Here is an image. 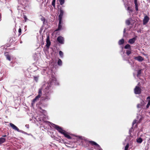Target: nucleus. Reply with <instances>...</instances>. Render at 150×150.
I'll use <instances>...</instances> for the list:
<instances>
[{"instance_id":"nucleus-1","label":"nucleus","mask_w":150,"mask_h":150,"mask_svg":"<svg viewBox=\"0 0 150 150\" xmlns=\"http://www.w3.org/2000/svg\"><path fill=\"white\" fill-rule=\"evenodd\" d=\"M50 81L49 82L48 85L45 88L44 92L45 94H43V96L41 97L42 95V88H40L38 90V95L34 99L31 103V105L33 106L36 102L41 97V100L44 101H47L49 100L50 99V94L52 92V90L51 87L50 86L52 82H50L49 84Z\"/></svg>"},{"instance_id":"nucleus-2","label":"nucleus","mask_w":150,"mask_h":150,"mask_svg":"<svg viewBox=\"0 0 150 150\" xmlns=\"http://www.w3.org/2000/svg\"><path fill=\"white\" fill-rule=\"evenodd\" d=\"M52 125L53 127L55 128L59 133L64 135L66 137L69 139H71V137L68 134L67 132L63 130L61 127L54 124H52Z\"/></svg>"},{"instance_id":"nucleus-3","label":"nucleus","mask_w":150,"mask_h":150,"mask_svg":"<svg viewBox=\"0 0 150 150\" xmlns=\"http://www.w3.org/2000/svg\"><path fill=\"white\" fill-rule=\"evenodd\" d=\"M9 125L10 126L12 127V128L13 129H14V130H15L16 131H18V132H21V133H23L24 134H28L27 133H26V132H25L22 130L19 129L13 124L12 123H10L9 124Z\"/></svg>"},{"instance_id":"nucleus-4","label":"nucleus","mask_w":150,"mask_h":150,"mask_svg":"<svg viewBox=\"0 0 150 150\" xmlns=\"http://www.w3.org/2000/svg\"><path fill=\"white\" fill-rule=\"evenodd\" d=\"M142 89L138 86H136L134 89V93L136 94H139L141 93Z\"/></svg>"},{"instance_id":"nucleus-5","label":"nucleus","mask_w":150,"mask_h":150,"mask_svg":"<svg viewBox=\"0 0 150 150\" xmlns=\"http://www.w3.org/2000/svg\"><path fill=\"white\" fill-rule=\"evenodd\" d=\"M59 12V14L58 16V20H62L64 11L62 8H60Z\"/></svg>"},{"instance_id":"nucleus-6","label":"nucleus","mask_w":150,"mask_h":150,"mask_svg":"<svg viewBox=\"0 0 150 150\" xmlns=\"http://www.w3.org/2000/svg\"><path fill=\"white\" fill-rule=\"evenodd\" d=\"M59 23L58 28L56 29L55 31H57L61 30L62 28V25L63 23L62 22V20H59Z\"/></svg>"},{"instance_id":"nucleus-7","label":"nucleus","mask_w":150,"mask_h":150,"mask_svg":"<svg viewBox=\"0 0 150 150\" xmlns=\"http://www.w3.org/2000/svg\"><path fill=\"white\" fill-rule=\"evenodd\" d=\"M57 40L61 44H63L64 43V38L62 36H60L58 37L57 38Z\"/></svg>"},{"instance_id":"nucleus-8","label":"nucleus","mask_w":150,"mask_h":150,"mask_svg":"<svg viewBox=\"0 0 150 150\" xmlns=\"http://www.w3.org/2000/svg\"><path fill=\"white\" fill-rule=\"evenodd\" d=\"M137 120H134L133 122H137H137H140L143 119V117L142 116L140 115H139L137 116Z\"/></svg>"},{"instance_id":"nucleus-9","label":"nucleus","mask_w":150,"mask_h":150,"mask_svg":"<svg viewBox=\"0 0 150 150\" xmlns=\"http://www.w3.org/2000/svg\"><path fill=\"white\" fill-rule=\"evenodd\" d=\"M46 46L47 47H49L50 45L51 42L50 41V38L49 36H48L46 39Z\"/></svg>"},{"instance_id":"nucleus-10","label":"nucleus","mask_w":150,"mask_h":150,"mask_svg":"<svg viewBox=\"0 0 150 150\" xmlns=\"http://www.w3.org/2000/svg\"><path fill=\"white\" fill-rule=\"evenodd\" d=\"M149 21V18L147 16H146L144 17V18L143 20V23L144 24H146Z\"/></svg>"},{"instance_id":"nucleus-11","label":"nucleus","mask_w":150,"mask_h":150,"mask_svg":"<svg viewBox=\"0 0 150 150\" xmlns=\"http://www.w3.org/2000/svg\"><path fill=\"white\" fill-rule=\"evenodd\" d=\"M136 40V37L133 38H132L129 39L128 40V42L129 43H130L131 44H133L134 42Z\"/></svg>"},{"instance_id":"nucleus-12","label":"nucleus","mask_w":150,"mask_h":150,"mask_svg":"<svg viewBox=\"0 0 150 150\" xmlns=\"http://www.w3.org/2000/svg\"><path fill=\"white\" fill-rule=\"evenodd\" d=\"M134 58L136 60L140 62H142L144 60V58L141 56L135 57Z\"/></svg>"},{"instance_id":"nucleus-13","label":"nucleus","mask_w":150,"mask_h":150,"mask_svg":"<svg viewBox=\"0 0 150 150\" xmlns=\"http://www.w3.org/2000/svg\"><path fill=\"white\" fill-rule=\"evenodd\" d=\"M146 100L148 102V103L146 106L147 108H148L150 105V96L146 98Z\"/></svg>"},{"instance_id":"nucleus-14","label":"nucleus","mask_w":150,"mask_h":150,"mask_svg":"<svg viewBox=\"0 0 150 150\" xmlns=\"http://www.w3.org/2000/svg\"><path fill=\"white\" fill-rule=\"evenodd\" d=\"M89 142L92 145H94L97 146L98 147V149L100 147V146L97 143H96V142L94 141H90Z\"/></svg>"},{"instance_id":"nucleus-15","label":"nucleus","mask_w":150,"mask_h":150,"mask_svg":"<svg viewBox=\"0 0 150 150\" xmlns=\"http://www.w3.org/2000/svg\"><path fill=\"white\" fill-rule=\"evenodd\" d=\"M4 54L6 56V58L7 59H8L9 61L11 60V58L10 56L8 54V52H6L4 53Z\"/></svg>"},{"instance_id":"nucleus-16","label":"nucleus","mask_w":150,"mask_h":150,"mask_svg":"<svg viewBox=\"0 0 150 150\" xmlns=\"http://www.w3.org/2000/svg\"><path fill=\"white\" fill-rule=\"evenodd\" d=\"M134 2L135 4V9L137 11L138 10L137 4V0H134Z\"/></svg>"},{"instance_id":"nucleus-17","label":"nucleus","mask_w":150,"mask_h":150,"mask_svg":"<svg viewBox=\"0 0 150 150\" xmlns=\"http://www.w3.org/2000/svg\"><path fill=\"white\" fill-rule=\"evenodd\" d=\"M132 19L131 18H129V19L126 20L125 22L126 24L128 25H129L130 24V21Z\"/></svg>"},{"instance_id":"nucleus-18","label":"nucleus","mask_w":150,"mask_h":150,"mask_svg":"<svg viewBox=\"0 0 150 150\" xmlns=\"http://www.w3.org/2000/svg\"><path fill=\"white\" fill-rule=\"evenodd\" d=\"M124 42V40L123 39H122L120 40L118 42V44L119 45L123 44Z\"/></svg>"},{"instance_id":"nucleus-19","label":"nucleus","mask_w":150,"mask_h":150,"mask_svg":"<svg viewBox=\"0 0 150 150\" xmlns=\"http://www.w3.org/2000/svg\"><path fill=\"white\" fill-rule=\"evenodd\" d=\"M5 139L3 138H0V144H2L5 141Z\"/></svg>"},{"instance_id":"nucleus-20","label":"nucleus","mask_w":150,"mask_h":150,"mask_svg":"<svg viewBox=\"0 0 150 150\" xmlns=\"http://www.w3.org/2000/svg\"><path fill=\"white\" fill-rule=\"evenodd\" d=\"M130 47H131V46L129 45L128 44H127L125 46L124 48L125 49H129V50H130V49H131Z\"/></svg>"},{"instance_id":"nucleus-21","label":"nucleus","mask_w":150,"mask_h":150,"mask_svg":"<svg viewBox=\"0 0 150 150\" xmlns=\"http://www.w3.org/2000/svg\"><path fill=\"white\" fill-rule=\"evenodd\" d=\"M137 141L138 143H141L142 142V139L141 138H139L137 139Z\"/></svg>"},{"instance_id":"nucleus-22","label":"nucleus","mask_w":150,"mask_h":150,"mask_svg":"<svg viewBox=\"0 0 150 150\" xmlns=\"http://www.w3.org/2000/svg\"><path fill=\"white\" fill-rule=\"evenodd\" d=\"M131 49L129 50H126V54L128 56H129L130 54H131Z\"/></svg>"},{"instance_id":"nucleus-23","label":"nucleus","mask_w":150,"mask_h":150,"mask_svg":"<svg viewBox=\"0 0 150 150\" xmlns=\"http://www.w3.org/2000/svg\"><path fill=\"white\" fill-rule=\"evenodd\" d=\"M39 76H34V80H35L36 82H37L38 81V78H39Z\"/></svg>"},{"instance_id":"nucleus-24","label":"nucleus","mask_w":150,"mask_h":150,"mask_svg":"<svg viewBox=\"0 0 150 150\" xmlns=\"http://www.w3.org/2000/svg\"><path fill=\"white\" fill-rule=\"evenodd\" d=\"M62 62L61 60L60 59H59L58 61V64L59 65L61 66L62 65Z\"/></svg>"},{"instance_id":"nucleus-25","label":"nucleus","mask_w":150,"mask_h":150,"mask_svg":"<svg viewBox=\"0 0 150 150\" xmlns=\"http://www.w3.org/2000/svg\"><path fill=\"white\" fill-rule=\"evenodd\" d=\"M141 70H139L137 72V77H139L140 74H141Z\"/></svg>"},{"instance_id":"nucleus-26","label":"nucleus","mask_w":150,"mask_h":150,"mask_svg":"<svg viewBox=\"0 0 150 150\" xmlns=\"http://www.w3.org/2000/svg\"><path fill=\"white\" fill-rule=\"evenodd\" d=\"M61 5H63L64 3V0H59Z\"/></svg>"},{"instance_id":"nucleus-27","label":"nucleus","mask_w":150,"mask_h":150,"mask_svg":"<svg viewBox=\"0 0 150 150\" xmlns=\"http://www.w3.org/2000/svg\"><path fill=\"white\" fill-rule=\"evenodd\" d=\"M56 0H53L52 4L53 6L54 7H55V4Z\"/></svg>"},{"instance_id":"nucleus-28","label":"nucleus","mask_w":150,"mask_h":150,"mask_svg":"<svg viewBox=\"0 0 150 150\" xmlns=\"http://www.w3.org/2000/svg\"><path fill=\"white\" fill-rule=\"evenodd\" d=\"M36 120V121H37L38 122L39 121H41V120L40 119V118L39 117H37L35 118Z\"/></svg>"},{"instance_id":"nucleus-29","label":"nucleus","mask_w":150,"mask_h":150,"mask_svg":"<svg viewBox=\"0 0 150 150\" xmlns=\"http://www.w3.org/2000/svg\"><path fill=\"white\" fill-rule=\"evenodd\" d=\"M129 144H127L125 147V150H128V149L129 148Z\"/></svg>"},{"instance_id":"nucleus-30","label":"nucleus","mask_w":150,"mask_h":150,"mask_svg":"<svg viewBox=\"0 0 150 150\" xmlns=\"http://www.w3.org/2000/svg\"><path fill=\"white\" fill-rule=\"evenodd\" d=\"M59 54L62 57L63 56V52L61 51H59Z\"/></svg>"},{"instance_id":"nucleus-31","label":"nucleus","mask_w":150,"mask_h":150,"mask_svg":"<svg viewBox=\"0 0 150 150\" xmlns=\"http://www.w3.org/2000/svg\"><path fill=\"white\" fill-rule=\"evenodd\" d=\"M127 10L129 11V12H132V10L129 7H128L127 8Z\"/></svg>"},{"instance_id":"nucleus-32","label":"nucleus","mask_w":150,"mask_h":150,"mask_svg":"<svg viewBox=\"0 0 150 150\" xmlns=\"http://www.w3.org/2000/svg\"><path fill=\"white\" fill-rule=\"evenodd\" d=\"M40 112H42L43 113H45L46 111L45 110H43L41 108H40Z\"/></svg>"},{"instance_id":"nucleus-33","label":"nucleus","mask_w":150,"mask_h":150,"mask_svg":"<svg viewBox=\"0 0 150 150\" xmlns=\"http://www.w3.org/2000/svg\"><path fill=\"white\" fill-rule=\"evenodd\" d=\"M23 18L25 19V21L26 22L27 20V18L26 16L25 15H24L23 16Z\"/></svg>"},{"instance_id":"nucleus-34","label":"nucleus","mask_w":150,"mask_h":150,"mask_svg":"<svg viewBox=\"0 0 150 150\" xmlns=\"http://www.w3.org/2000/svg\"><path fill=\"white\" fill-rule=\"evenodd\" d=\"M142 105L140 104H138L137 105V108H140L142 107Z\"/></svg>"},{"instance_id":"nucleus-35","label":"nucleus","mask_w":150,"mask_h":150,"mask_svg":"<svg viewBox=\"0 0 150 150\" xmlns=\"http://www.w3.org/2000/svg\"><path fill=\"white\" fill-rule=\"evenodd\" d=\"M18 32L19 33V35H21V28H19V29H18Z\"/></svg>"},{"instance_id":"nucleus-36","label":"nucleus","mask_w":150,"mask_h":150,"mask_svg":"<svg viewBox=\"0 0 150 150\" xmlns=\"http://www.w3.org/2000/svg\"><path fill=\"white\" fill-rule=\"evenodd\" d=\"M25 127H26L27 128H28H28H29V125H25Z\"/></svg>"},{"instance_id":"nucleus-37","label":"nucleus","mask_w":150,"mask_h":150,"mask_svg":"<svg viewBox=\"0 0 150 150\" xmlns=\"http://www.w3.org/2000/svg\"><path fill=\"white\" fill-rule=\"evenodd\" d=\"M41 20L42 21H43V22H44L45 21V19L44 18H42Z\"/></svg>"},{"instance_id":"nucleus-38","label":"nucleus","mask_w":150,"mask_h":150,"mask_svg":"<svg viewBox=\"0 0 150 150\" xmlns=\"http://www.w3.org/2000/svg\"><path fill=\"white\" fill-rule=\"evenodd\" d=\"M1 13H0V21L1 20Z\"/></svg>"},{"instance_id":"nucleus-39","label":"nucleus","mask_w":150,"mask_h":150,"mask_svg":"<svg viewBox=\"0 0 150 150\" xmlns=\"http://www.w3.org/2000/svg\"><path fill=\"white\" fill-rule=\"evenodd\" d=\"M125 30H126L125 28L124 29V31H123V32L124 33H125Z\"/></svg>"},{"instance_id":"nucleus-40","label":"nucleus","mask_w":150,"mask_h":150,"mask_svg":"<svg viewBox=\"0 0 150 150\" xmlns=\"http://www.w3.org/2000/svg\"><path fill=\"white\" fill-rule=\"evenodd\" d=\"M6 135H3V136H2V137H6Z\"/></svg>"},{"instance_id":"nucleus-41","label":"nucleus","mask_w":150,"mask_h":150,"mask_svg":"<svg viewBox=\"0 0 150 150\" xmlns=\"http://www.w3.org/2000/svg\"><path fill=\"white\" fill-rule=\"evenodd\" d=\"M98 149H99V150H102V149H101V148L100 147Z\"/></svg>"},{"instance_id":"nucleus-42","label":"nucleus","mask_w":150,"mask_h":150,"mask_svg":"<svg viewBox=\"0 0 150 150\" xmlns=\"http://www.w3.org/2000/svg\"><path fill=\"white\" fill-rule=\"evenodd\" d=\"M136 122H133V123H132V125H134V124H135Z\"/></svg>"},{"instance_id":"nucleus-43","label":"nucleus","mask_w":150,"mask_h":150,"mask_svg":"<svg viewBox=\"0 0 150 150\" xmlns=\"http://www.w3.org/2000/svg\"><path fill=\"white\" fill-rule=\"evenodd\" d=\"M44 122H49L48 121H44Z\"/></svg>"},{"instance_id":"nucleus-44","label":"nucleus","mask_w":150,"mask_h":150,"mask_svg":"<svg viewBox=\"0 0 150 150\" xmlns=\"http://www.w3.org/2000/svg\"><path fill=\"white\" fill-rule=\"evenodd\" d=\"M139 83L138 84V85H139Z\"/></svg>"}]
</instances>
